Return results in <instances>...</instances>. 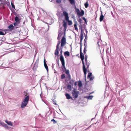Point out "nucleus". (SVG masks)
<instances>
[{"mask_svg": "<svg viewBox=\"0 0 131 131\" xmlns=\"http://www.w3.org/2000/svg\"><path fill=\"white\" fill-rule=\"evenodd\" d=\"M74 8L75 9V11L77 12L78 16H82L84 15V12L83 10H81V12H80L79 9L77 8L75 6Z\"/></svg>", "mask_w": 131, "mask_h": 131, "instance_id": "1", "label": "nucleus"}, {"mask_svg": "<svg viewBox=\"0 0 131 131\" xmlns=\"http://www.w3.org/2000/svg\"><path fill=\"white\" fill-rule=\"evenodd\" d=\"M79 93V92L75 91V89L74 88V90H73L72 91V93L74 99H76L78 97Z\"/></svg>", "mask_w": 131, "mask_h": 131, "instance_id": "2", "label": "nucleus"}, {"mask_svg": "<svg viewBox=\"0 0 131 131\" xmlns=\"http://www.w3.org/2000/svg\"><path fill=\"white\" fill-rule=\"evenodd\" d=\"M39 62V60L38 59L36 60V62L34 64L32 69L34 71H36L38 67V63Z\"/></svg>", "mask_w": 131, "mask_h": 131, "instance_id": "3", "label": "nucleus"}, {"mask_svg": "<svg viewBox=\"0 0 131 131\" xmlns=\"http://www.w3.org/2000/svg\"><path fill=\"white\" fill-rule=\"evenodd\" d=\"M80 55L81 60H84V57L83 53L82 52V48H80Z\"/></svg>", "mask_w": 131, "mask_h": 131, "instance_id": "4", "label": "nucleus"}, {"mask_svg": "<svg viewBox=\"0 0 131 131\" xmlns=\"http://www.w3.org/2000/svg\"><path fill=\"white\" fill-rule=\"evenodd\" d=\"M60 60L61 61L62 64L65 63L64 60L63 56H60Z\"/></svg>", "mask_w": 131, "mask_h": 131, "instance_id": "5", "label": "nucleus"}, {"mask_svg": "<svg viewBox=\"0 0 131 131\" xmlns=\"http://www.w3.org/2000/svg\"><path fill=\"white\" fill-rule=\"evenodd\" d=\"M83 71L84 72V75L85 76V81H86V83H87L88 82V81H86V72H87V69L86 68L85 69H83Z\"/></svg>", "mask_w": 131, "mask_h": 131, "instance_id": "6", "label": "nucleus"}, {"mask_svg": "<svg viewBox=\"0 0 131 131\" xmlns=\"http://www.w3.org/2000/svg\"><path fill=\"white\" fill-rule=\"evenodd\" d=\"M0 124L2 125L3 127L6 128V129H8V127L7 126V125L4 122H0Z\"/></svg>", "mask_w": 131, "mask_h": 131, "instance_id": "7", "label": "nucleus"}, {"mask_svg": "<svg viewBox=\"0 0 131 131\" xmlns=\"http://www.w3.org/2000/svg\"><path fill=\"white\" fill-rule=\"evenodd\" d=\"M28 103L24 102V101H23V103H22L21 105V107L22 108H23L24 107H25L27 105V104Z\"/></svg>", "mask_w": 131, "mask_h": 131, "instance_id": "8", "label": "nucleus"}, {"mask_svg": "<svg viewBox=\"0 0 131 131\" xmlns=\"http://www.w3.org/2000/svg\"><path fill=\"white\" fill-rule=\"evenodd\" d=\"M20 20L18 16H16L15 17V20L16 22L18 23L19 24L20 23Z\"/></svg>", "mask_w": 131, "mask_h": 131, "instance_id": "9", "label": "nucleus"}, {"mask_svg": "<svg viewBox=\"0 0 131 131\" xmlns=\"http://www.w3.org/2000/svg\"><path fill=\"white\" fill-rule=\"evenodd\" d=\"M29 99V97L28 96H26L25 98L23 101L24 102L28 103Z\"/></svg>", "mask_w": 131, "mask_h": 131, "instance_id": "10", "label": "nucleus"}, {"mask_svg": "<svg viewBox=\"0 0 131 131\" xmlns=\"http://www.w3.org/2000/svg\"><path fill=\"white\" fill-rule=\"evenodd\" d=\"M80 16H78V21L79 22L80 24H81L82 23H83V21L81 19V18H80Z\"/></svg>", "mask_w": 131, "mask_h": 131, "instance_id": "11", "label": "nucleus"}, {"mask_svg": "<svg viewBox=\"0 0 131 131\" xmlns=\"http://www.w3.org/2000/svg\"><path fill=\"white\" fill-rule=\"evenodd\" d=\"M63 25L64 27V30L65 31L66 30L67 28V23L64 21H63Z\"/></svg>", "mask_w": 131, "mask_h": 131, "instance_id": "12", "label": "nucleus"}, {"mask_svg": "<svg viewBox=\"0 0 131 131\" xmlns=\"http://www.w3.org/2000/svg\"><path fill=\"white\" fill-rule=\"evenodd\" d=\"M77 21H75V23L74 25V26L75 28V29L77 31V32L78 31V28L77 27Z\"/></svg>", "mask_w": 131, "mask_h": 131, "instance_id": "13", "label": "nucleus"}, {"mask_svg": "<svg viewBox=\"0 0 131 131\" xmlns=\"http://www.w3.org/2000/svg\"><path fill=\"white\" fill-rule=\"evenodd\" d=\"M65 96L66 97L67 99L68 100L70 99L71 98V97L70 96V95L68 93H67L65 94Z\"/></svg>", "mask_w": 131, "mask_h": 131, "instance_id": "14", "label": "nucleus"}, {"mask_svg": "<svg viewBox=\"0 0 131 131\" xmlns=\"http://www.w3.org/2000/svg\"><path fill=\"white\" fill-rule=\"evenodd\" d=\"M14 27L12 24H10L8 26V28H9L10 30H12L13 29Z\"/></svg>", "mask_w": 131, "mask_h": 131, "instance_id": "15", "label": "nucleus"}, {"mask_svg": "<svg viewBox=\"0 0 131 131\" xmlns=\"http://www.w3.org/2000/svg\"><path fill=\"white\" fill-rule=\"evenodd\" d=\"M64 54L65 56V57L66 56L68 57L70 55L69 52L68 51H65L64 52Z\"/></svg>", "mask_w": 131, "mask_h": 131, "instance_id": "16", "label": "nucleus"}, {"mask_svg": "<svg viewBox=\"0 0 131 131\" xmlns=\"http://www.w3.org/2000/svg\"><path fill=\"white\" fill-rule=\"evenodd\" d=\"M93 97V96L92 95H89L88 96H86L85 97V98H87L89 100L92 99Z\"/></svg>", "mask_w": 131, "mask_h": 131, "instance_id": "17", "label": "nucleus"}, {"mask_svg": "<svg viewBox=\"0 0 131 131\" xmlns=\"http://www.w3.org/2000/svg\"><path fill=\"white\" fill-rule=\"evenodd\" d=\"M59 48H56V49L55 50V52L54 54L56 55H57L59 53Z\"/></svg>", "mask_w": 131, "mask_h": 131, "instance_id": "18", "label": "nucleus"}, {"mask_svg": "<svg viewBox=\"0 0 131 131\" xmlns=\"http://www.w3.org/2000/svg\"><path fill=\"white\" fill-rule=\"evenodd\" d=\"M85 38L84 40V46H85V45L86 43V40L87 39V35H85Z\"/></svg>", "mask_w": 131, "mask_h": 131, "instance_id": "19", "label": "nucleus"}, {"mask_svg": "<svg viewBox=\"0 0 131 131\" xmlns=\"http://www.w3.org/2000/svg\"><path fill=\"white\" fill-rule=\"evenodd\" d=\"M104 16L103 15H101L100 17V20L101 22L102 21L103 19Z\"/></svg>", "mask_w": 131, "mask_h": 131, "instance_id": "20", "label": "nucleus"}, {"mask_svg": "<svg viewBox=\"0 0 131 131\" xmlns=\"http://www.w3.org/2000/svg\"><path fill=\"white\" fill-rule=\"evenodd\" d=\"M70 3L72 5H75V2L74 0H68Z\"/></svg>", "mask_w": 131, "mask_h": 131, "instance_id": "21", "label": "nucleus"}, {"mask_svg": "<svg viewBox=\"0 0 131 131\" xmlns=\"http://www.w3.org/2000/svg\"><path fill=\"white\" fill-rule=\"evenodd\" d=\"M82 84L81 82L80 81H79L78 82V86L80 88L82 86Z\"/></svg>", "mask_w": 131, "mask_h": 131, "instance_id": "22", "label": "nucleus"}, {"mask_svg": "<svg viewBox=\"0 0 131 131\" xmlns=\"http://www.w3.org/2000/svg\"><path fill=\"white\" fill-rule=\"evenodd\" d=\"M66 38L63 37L61 39V42L66 43Z\"/></svg>", "mask_w": 131, "mask_h": 131, "instance_id": "23", "label": "nucleus"}, {"mask_svg": "<svg viewBox=\"0 0 131 131\" xmlns=\"http://www.w3.org/2000/svg\"><path fill=\"white\" fill-rule=\"evenodd\" d=\"M67 89L70 91L71 90V85L68 84L67 86Z\"/></svg>", "mask_w": 131, "mask_h": 131, "instance_id": "24", "label": "nucleus"}, {"mask_svg": "<svg viewBox=\"0 0 131 131\" xmlns=\"http://www.w3.org/2000/svg\"><path fill=\"white\" fill-rule=\"evenodd\" d=\"M44 66L45 67V68L46 69V70L47 72L48 73V67L47 64H44Z\"/></svg>", "mask_w": 131, "mask_h": 131, "instance_id": "25", "label": "nucleus"}, {"mask_svg": "<svg viewBox=\"0 0 131 131\" xmlns=\"http://www.w3.org/2000/svg\"><path fill=\"white\" fill-rule=\"evenodd\" d=\"M85 62V64L87 66V68L88 69L89 68V65H90V63H89V62L88 61H86V62Z\"/></svg>", "mask_w": 131, "mask_h": 131, "instance_id": "26", "label": "nucleus"}, {"mask_svg": "<svg viewBox=\"0 0 131 131\" xmlns=\"http://www.w3.org/2000/svg\"><path fill=\"white\" fill-rule=\"evenodd\" d=\"M63 15L65 16V17L68 16V13H67L65 11H64L63 12Z\"/></svg>", "mask_w": 131, "mask_h": 131, "instance_id": "27", "label": "nucleus"}, {"mask_svg": "<svg viewBox=\"0 0 131 131\" xmlns=\"http://www.w3.org/2000/svg\"><path fill=\"white\" fill-rule=\"evenodd\" d=\"M84 46V48L83 50V52L84 53V54H85L86 53V46L85 45V46Z\"/></svg>", "mask_w": 131, "mask_h": 131, "instance_id": "28", "label": "nucleus"}, {"mask_svg": "<svg viewBox=\"0 0 131 131\" xmlns=\"http://www.w3.org/2000/svg\"><path fill=\"white\" fill-rule=\"evenodd\" d=\"M70 80L69 83L73 85L74 83V81L73 80Z\"/></svg>", "mask_w": 131, "mask_h": 131, "instance_id": "29", "label": "nucleus"}, {"mask_svg": "<svg viewBox=\"0 0 131 131\" xmlns=\"http://www.w3.org/2000/svg\"><path fill=\"white\" fill-rule=\"evenodd\" d=\"M85 7L86 8H87L89 6V4L88 2H86L84 4Z\"/></svg>", "mask_w": 131, "mask_h": 131, "instance_id": "30", "label": "nucleus"}, {"mask_svg": "<svg viewBox=\"0 0 131 131\" xmlns=\"http://www.w3.org/2000/svg\"><path fill=\"white\" fill-rule=\"evenodd\" d=\"M0 6L2 7L3 9L5 8L4 4L2 3H0Z\"/></svg>", "mask_w": 131, "mask_h": 131, "instance_id": "31", "label": "nucleus"}, {"mask_svg": "<svg viewBox=\"0 0 131 131\" xmlns=\"http://www.w3.org/2000/svg\"><path fill=\"white\" fill-rule=\"evenodd\" d=\"M83 60H81L82 61V64L83 65V69L86 68H85V64H84V62Z\"/></svg>", "mask_w": 131, "mask_h": 131, "instance_id": "32", "label": "nucleus"}, {"mask_svg": "<svg viewBox=\"0 0 131 131\" xmlns=\"http://www.w3.org/2000/svg\"><path fill=\"white\" fill-rule=\"evenodd\" d=\"M67 77L69 80H70L71 79V76L70 74H67Z\"/></svg>", "mask_w": 131, "mask_h": 131, "instance_id": "33", "label": "nucleus"}, {"mask_svg": "<svg viewBox=\"0 0 131 131\" xmlns=\"http://www.w3.org/2000/svg\"><path fill=\"white\" fill-rule=\"evenodd\" d=\"M83 34H82V33H81L80 34V39H83L84 38L83 36Z\"/></svg>", "mask_w": 131, "mask_h": 131, "instance_id": "34", "label": "nucleus"}, {"mask_svg": "<svg viewBox=\"0 0 131 131\" xmlns=\"http://www.w3.org/2000/svg\"><path fill=\"white\" fill-rule=\"evenodd\" d=\"M6 32L4 33L2 31H0V35H4L6 34Z\"/></svg>", "mask_w": 131, "mask_h": 131, "instance_id": "35", "label": "nucleus"}, {"mask_svg": "<svg viewBox=\"0 0 131 131\" xmlns=\"http://www.w3.org/2000/svg\"><path fill=\"white\" fill-rule=\"evenodd\" d=\"M92 75V73L91 72H90L88 74V75L87 78H90Z\"/></svg>", "mask_w": 131, "mask_h": 131, "instance_id": "36", "label": "nucleus"}, {"mask_svg": "<svg viewBox=\"0 0 131 131\" xmlns=\"http://www.w3.org/2000/svg\"><path fill=\"white\" fill-rule=\"evenodd\" d=\"M60 43V40H59L56 46V48H59V46Z\"/></svg>", "mask_w": 131, "mask_h": 131, "instance_id": "37", "label": "nucleus"}, {"mask_svg": "<svg viewBox=\"0 0 131 131\" xmlns=\"http://www.w3.org/2000/svg\"><path fill=\"white\" fill-rule=\"evenodd\" d=\"M66 78V76L64 74H62L61 76V78L63 79Z\"/></svg>", "mask_w": 131, "mask_h": 131, "instance_id": "38", "label": "nucleus"}, {"mask_svg": "<svg viewBox=\"0 0 131 131\" xmlns=\"http://www.w3.org/2000/svg\"><path fill=\"white\" fill-rule=\"evenodd\" d=\"M68 21V25H71L72 24V21L71 20H69Z\"/></svg>", "mask_w": 131, "mask_h": 131, "instance_id": "39", "label": "nucleus"}, {"mask_svg": "<svg viewBox=\"0 0 131 131\" xmlns=\"http://www.w3.org/2000/svg\"><path fill=\"white\" fill-rule=\"evenodd\" d=\"M80 39V48H82V40L83 39Z\"/></svg>", "mask_w": 131, "mask_h": 131, "instance_id": "40", "label": "nucleus"}, {"mask_svg": "<svg viewBox=\"0 0 131 131\" xmlns=\"http://www.w3.org/2000/svg\"><path fill=\"white\" fill-rule=\"evenodd\" d=\"M7 123L8 125H9L11 126H13V124L10 121H8L7 123Z\"/></svg>", "mask_w": 131, "mask_h": 131, "instance_id": "41", "label": "nucleus"}, {"mask_svg": "<svg viewBox=\"0 0 131 131\" xmlns=\"http://www.w3.org/2000/svg\"><path fill=\"white\" fill-rule=\"evenodd\" d=\"M66 44L65 43L62 42H61V46L62 47L61 49H62V47L64 45Z\"/></svg>", "mask_w": 131, "mask_h": 131, "instance_id": "42", "label": "nucleus"}, {"mask_svg": "<svg viewBox=\"0 0 131 131\" xmlns=\"http://www.w3.org/2000/svg\"><path fill=\"white\" fill-rule=\"evenodd\" d=\"M65 19L67 21H68L69 20V17L68 16L65 17Z\"/></svg>", "mask_w": 131, "mask_h": 131, "instance_id": "43", "label": "nucleus"}, {"mask_svg": "<svg viewBox=\"0 0 131 131\" xmlns=\"http://www.w3.org/2000/svg\"><path fill=\"white\" fill-rule=\"evenodd\" d=\"M51 121L52 122H53V124H55L57 123V121L54 119H52L51 120Z\"/></svg>", "mask_w": 131, "mask_h": 131, "instance_id": "44", "label": "nucleus"}, {"mask_svg": "<svg viewBox=\"0 0 131 131\" xmlns=\"http://www.w3.org/2000/svg\"><path fill=\"white\" fill-rule=\"evenodd\" d=\"M65 71V73L67 75L68 74H70L69 72V71L68 70H66Z\"/></svg>", "mask_w": 131, "mask_h": 131, "instance_id": "45", "label": "nucleus"}, {"mask_svg": "<svg viewBox=\"0 0 131 131\" xmlns=\"http://www.w3.org/2000/svg\"><path fill=\"white\" fill-rule=\"evenodd\" d=\"M62 66H63V67L65 71L66 70H66V67L65 66V63H64V64H62Z\"/></svg>", "mask_w": 131, "mask_h": 131, "instance_id": "46", "label": "nucleus"}, {"mask_svg": "<svg viewBox=\"0 0 131 131\" xmlns=\"http://www.w3.org/2000/svg\"><path fill=\"white\" fill-rule=\"evenodd\" d=\"M94 78V77L93 76L91 77L90 78H90V80L91 81L92 80H93Z\"/></svg>", "mask_w": 131, "mask_h": 131, "instance_id": "47", "label": "nucleus"}, {"mask_svg": "<svg viewBox=\"0 0 131 131\" xmlns=\"http://www.w3.org/2000/svg\"><path fill=\"white\" fill-rule=\"evenodd\" d=\"M11 5L12 7L13 8H14L15 9V5L12 2L11 3Z\"/></svg>", "mask_w": 131, "mask_h": 131, "instance_id": "48", "label": "nucleus"}, {"mask_svg": "<svg viewBox=\"0 0 131 131\" xmlns=\"http://www.w3.org/2000/svg\"><path fill=\"white\" fill-rule=\"evenodd\" d=\"M61 34L60 35H58V36L57 38V39L58 40H60V37H61Z\"/></svg>", "mask_w": 131, "mask_h": 131, "instance_id": "49", "label": "nucleus"}, {"mask_svg": "<svg viewBox=\"0 0 131 131\" xmlns=\"http://www.w3.org/2000/svg\"><path fill=\"white\" fill-rule=\"evenodd\" d=\"M56 2L57 3H60L61 2V0H57L56 1Z\"/></svg>", "mask_w": 131, "mask_h": 131, "instance_id": "50", "label": "nucleus"}, {"mask_svg": "<svg viewBox=\"0 0 131 131\" xmlns=\"http://www.w3.org/2000/svg\"><path fill=\"white\" fill-rule=\"evenodd\" d=\"M18 24V23L16 22L14 23L13 24H14V26H17V25Z\"/></svg>", "mask_w": 131, "mask_h": 131, "instance_id": "51", "label": "nucleus"}, {"mask_svg": "<svg viewBox=\"0 0 131 131\" xmlns=\"http://www.w3.org/2000/svg\"><path fill=\"white\" fill-rule=\"evenodd\" d=\"M61 30H59L58 31V33L59 34L58 35H60L61 34V35H62V34H61Z\"/></svg>", "mask_w": 131, "mask_h": 131, "instance_id": "52", "label": "nucleus"}, {"mask_svg": "<svg viewBox=\"0 0 131 131\" xmlns=\"http://www.w3.org/2000/svg\"><path fill=\"white\" fill-rule=\"evenodd\" d=\"M79 29L80 30H81L82 28V25L81 24H80L79 26Z\"/></svg>", "mask_w": 131, "mask_h": 131, "instance_id": "53", "label": "nucleus"}, {"mask_svg": "<svg viewBox=\"0 0 131 131\" xmlns=\"http://www.w3.org/2000/svg\"><path fill=\"white\" fill-rule=\"evenodd\" d=\"M87 56L86 55H85V62H86V61H87L88 60H87Z\"/></svg>", "mask_w": 131, "mask_h": 131, "instance_id": "54", "label": "nucleus"}, {"mask_svg": "<svg viewBox=\"0 0 131 131\" xmlns=\"http://www.w3.org/2000/svg\"><path fill=\"white\" fill-rule=\"evenodd\" d=\"M122 91H121L119 92V94L120 96L121 95V96H122V95H121V94L122 92Z\"/></svg>", "mask_w": 131, "mask_h": 131, "instance_id": "55", "label": "nucleus"}, {"mask_svg": "<svg viewBox=\"0 0 131 131\" xmlns=\"http://www.w3.org/2000/svg\"><path fill=\"white\" fill-rule=\"evenodd\" d=\"M81 33H82V34L84 33V29H82L81 30Z\"/></svg>", "mask_w": 131, "mask_h": 131, "instance_id": "56", "label": "nucleus"}, {"mask_svg": "<svg viewBox=\"0 0 131 131\" xmlns=\"http://www.w3.org/2000/svg\"><path fill=\"white\" fill-rule=\"evenodd\" d=\"M72 18L73 19H74V20L75 19V16L74 15H73L72 16Z\"/></svg>", "mask_w": 131, "mask_h": 131, "instance_id": "57", "label": "nucleus"}, {"mask_svg": "<svg viewBox=\"0 0 131 131\" xmlns=\"http://www.w3.org/2000/svg\"><path fill=\"white\" fill-rule=\"evenodd\" d=\"M62 49H61V50L60 51V56H62Z\"/></svg>", "mask_w": 131, "mask_h": 131, "instance_id": "58", "label": "nucleus"}, {"mask_svg": "<svg viewBox=\"0 0 131 131\" xmlns=\"http://www.w3.org/2000/svg\"><path fill=\"white\" fill-rule=\"evenodd\" d=\"M2 41H4L5 40V37L3 38H2Z\"/></svg>", "mask_w": 131, "mask_h": 131, "instance_id": "59", "label": "nucleus"}, {"mask_svg": "<svg viewBox=\"0 0 131 131\" xmlns=\"http://www.w3.org/2000/svg\"><path fill=\"white\" fill-rule=\"evenodd\" d=\"M56 61L57 62V63L58 64V66L59 67V59H57L56 60Z\"/></svg>", "mask_w": 131, "mask_h": 131, "instance_id": "60", "label": "nucleus"}, {"mask_svg": "<svg viewBox=\"0 0 131 131\" xmlns=\"http://www.w3.org/2000/svg\"><path fill=\"white\" fill-rule=\"evenodd\" d=\"M46 64V61L45 59H44V64Z\"/></svg>", "mask_w": 131, "mask_h": 131, "instance_id": "61", "label": "nucleus"}, {"mask_svg": "<svg viewBox=\"0 0 131 131\" xmlns=\"http://www.w3.org/2000/svg\"><path fill=\"white\" fill-rule=\"evenodd\" d=\"M82 18L84 20V21L86 20V19L84 17H83Z\"/></svg>", "mask_w": 131, "mask_h": 131, "instance_id": "62", "label": "nucleus"}, {"mask_svg": "<svg viewBox=\"0 0 131 131\" xmlns=\"http://www.w3.org/2000/svg\"><path fill=\"white\" fill-rule=\"evenodd\" d=\"M107 106H105V107H104V110H105V109H107Z\"/></svg>", "mask_w": 131, "mask_h": 131, "instance_id": "63", "label": "nucleus"}, {"mask_svg": "<svg viewBox=\"0 0 131 131\" xmlns=\"http://www.w3.org/2000/svg\"><path fill=\"white\" fill-rule=\"evenodd\" d=\"M77 84V82H75L74 85L75 86Z\"/></svg>", "mask_w": 131, "mask_h": 131, "instance_id": "64", "label": "nucleus"}]
</instances>
